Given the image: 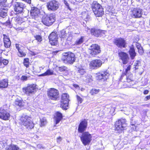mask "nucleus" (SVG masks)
<instances>
[{
	"instance_id": "obj_24",
	"label": "nucleus",
	"mask_w": 150,
	"mask_h": 150,
	"mask_svg": "<svg viewBox=\"0 0 150 150\" xmlns=\"http://www.w3.org/2000/svg\"><path fill=\"white\" fill-rule=\"evenodd\" d=\"M62 114L59 112H57L54 116V120L56 124H58L62 119Z\"/></svg>"
},
{
	"instance_id": "obj_51",
	"label": "nucleus",
	"mask_w": 150,
	"mask_h": 150,
	"mask_svg": "<svg viewBox=\"0 0 150 150\" xmlns=\"http://www.w3.org/2000/svg\"><path fill=\"white\" fill-rule=\"evenodd\" d=\"M6 1V0H0V5H3Z\"/></svg>"
},
{
	"instance_id": "obj_17",
	"label": "nucleus",
	"mask_w": 150,
	"mask_h": 150,
	"mask_svg": "<svg viewBox=\"0 0 150 150\" xmlns=\"http://www.w3.org/2000/svg\"><path fill=\"white\" fill-rule=\"evenodd\" d=\"M87 126V122L86 120H84L81 122L79 124L78 130L80 133H82L85 131Z\"/></svg>"
},
{
	"instance_id": "obj_10",
	"label": "nucleus",
	"mask_w": 150,
	"mask_h": 150,
	"mask_svg": "<svg viewBox=\"0 0 150 150\" xmlns=\"http://www.w3.org/2000/svg\"><path fill=\"white\" fill-rule=\"evenodd\" d=\"M103 63L101 60L96 59L91 61L90 63L89 66L91 69H94L100 67Z\"/></svg>"
},
{
	"instance_id": "obj_2",
	"label": "nucleus",
	"mask_w": 150,
	"mask_h": 150,
	"mask_svg": "<svg viewBox=\"0 0 150 150\" xmlns=\"http://www.w3.org/2000/svg\"><path fill=\"white\" fill-rule=\"evenodd\" d=\"M21 120L23 124L28 129H31L34 127V124L31 120V118L27 115H23Z\"/></svg>"
},
{
	"instance_id": "obj_60",
	"label": "nucleus",
	"mask_w": 150,
	"mask_h": 150,
	"mask_svg": "<svg viewBox=\"0 0 150 150\" xmlns=\"http://www.w3.org/2000/svg\"><path fill=\"white\" fill-rule=\"evenodd\" d=\"M140 66H134V68L135 70H136L137 69H138L139 68V67Z\"/></svg>"
},
{
	"instance_id": "obj_8",
	"label": "nucleus",
	"mask_w": 150,
	"mask_h": 150,
	"mask_svg": "<svg viewBox=\"0 0 150 150\" xmlns=\"http://www.w3.org/2000/svg\"><path fill=\"white\" fill-rule=\"evenodd\" d=\"M100 47L96 44H92L89 47L88 52L92 56H94L97 54L100 53Z\"/></svg>"
},
{
	"instance_id": "obj_28",
	"label": "nucleus",
	"mask_w": 150,
	"mask_h": 150,
	"mask_svg": "<svg viewBox=\"0 0 150 150\" xmlns=\"http://www.w3.org/2000/svg\"><path fill=\"white\" fill-rule=\"evenodd\" d=\"M8 80L6 79H4L0 81V88H6L8 86Z\"/></svg>"
},
{
	"instance_id": "obj_58",
	"label": "nucleus",
	"mask_w": 150,
	"mask_h": 150,
	"mask_svg": "<svg viewBox=\"0 0 150 150\" xmlns=\"http://www.w3.org/2000/svg\"><path fill=\"white\" fill-rule=\"evenodd\" d=\"M73 86L76 88H79V85L77 84H74L73 85Z\"/></svg>"
},
{
	"instance_id": "obj_30",
	"label": "nucleus",
	"mask_w": 150,
	"mask_h": 150,
	"mask_svg": "<svg viewBox=\"0 0 150 150\" xmlns=\"http://www.w3.org/2000/svg\"><path fill=\"white\" fill-rule=\"evenodd\" d=\"M15 104L18 106H23L24 105L25 103L21 98H19L16 99Z\"/></svg>"
},
{
	"instance_id": "obj_50",
	"label": "nucleus",
	"mask_w": 150,
	"mask_h": 150,
	"mask_svg": "<svg viewBox=\"0 0 150 150\" xmlns=\"http://www.w3.org/2000/svg\"><path fill=\"white\" fill-rule=\"evenodd\" d=\"M62 140L61 137H59L57 138V142L58 143H59Z\"/></svg>"
},
{
	"instance_id": "obj_59",
	"label": "nucleus",
	"mask_w": 150,
	"mask_h": 150,
	"mask_svg": "<svg viewBox=\"0 0 150 150\" xmlns=\"http://www.w3.org/2000/svg\"><path fill=\"white\" fill-rule=\"evenodd\" d=\"M45 68L44 66H42V67H40L39 69L40 71H41V70H43Z\"/></svg>"
},
{
	"instance_id": "obj_5",
	"label": "nucleus",
	"mask_w": 150,
	"mask_h": 150,
	"mask_svg": "<svg viewBox=\"0 0 150 150\" xmlns=\"http://www.w3.org/2000/svg\"><path fill=\"white\" fill-rule=\"evenodd\" d=\"M126 120L125 119H122L116 121L115 123V130L118 133L120 132L124 129V128L126 125Z\"/></svg>"
},
{
	"instance_id": "obj_54",
	"label": "nucleus",
	"mask_w": 150,
	"mask_h": 150,
	"mask_svg": "<svg viewBox=\"0 0 150 150\" xmlns=\"http://www.w3.org/2000/svg\"><path fill=\"white\" fill-rule=\"evenodd\" d=\"M37 148L38 149H43L44 147L42 146V144H38L37 145Z\"/></svg>"
},
{
	"instance_id": "obj_31",
	"label": "nucleus",
	"mask_w": 150,
	"mask_h": 150,
	"mask_svg": "<svg viewBox=\"0 0 150 150\" xmlns=\"http://www.w3.org/2000/svg\"><path fill=\"white\" fill-rule=\"evenodd\" d=\"M84 40V37L83 36H81L80 38H78L75 41L74 45H78L82 43Z\"/></svg>"
},
{
	"instance_id": "obj_32",
	"label": "nucleus",
	"mask_w": 150,
	"mask_h": 150,
	"mask_svg": "<svg viewBox=\"0 0 150 150\" xmlns=\"http://www.w3.org/2000/svg\"><path fill=\"white\" fill-rule=\"evenodd\" d=\"M53 74V71L52 70L48 69L45 73L40 75V76H45L52 75Z\"/></svg>"
},
{
	"instance_id": "obj_23",
	"label": "nucleus",
	"mask_w": 150,
	"mask_h": 150,
	"mask_svg": "<svg viewBox=\"0 0 150 150\" xmlns=\"http://www.w3.org/2000/svg\"><path fill=\"white\" fill-rule=\"evenodd\" d=\"M91 34L96 37L101 36L103 33L102 31L94 28L91 29Z\"/></svg>"
},
{
	"instance_id": "obj_20",
	"label": "nucleus",
	"mask_w": 150,
	"mask_h": 150,
	"mask_svg": "<svg viewBox=\"0 0 150 150\" xmlns=\"http://www.w3.org/2000/svg\"><path fill=\"white\" fill-rule=\"evenodd\" d=\"M142 14V10L140 8L134 9L132 11V16L134 18H140Z\"/></svg>"
},
{
	"instance_id": "obj_22",
	"label": "nucleus",
	"mask_w": 150,
	"mask_h": 150,
	"mask_svg": "<svg viewBox=\"0 0 150 150\" xmlns=\"http://www.w3.org/2000/svg\"><path fill=\"white\" fill-rule=\"evenodd\" d=\"M40 10L36 7H33L30 11L31 15L33 18H37L39 14Z\"/></svg>"
},
{
	"instance_id": "obj_14",
	"label": "nucleus",
	"mask_w": 150,
	"mask_h": 150,
	"mask_svg": "<svg viewBox=\"0 0 150 150\" xmlns=\"http://www.w3.org/2000/svg\"><path fill=\"white\" fill-rule=\"evenodd\" d=\"M119 55L124 64H127L129 60L128 55L126 53L121 52L119 53Z\"/></svg>"
},
{
	"instance_id": "obj_62",
	"label": "nucleus",
	"mask_w": 150,
	"mask_h": 150,
	"mask_svg": "<svg viewBox=\"0 0 150 150\" xmlns=\"http://www.w3.org/2000/svg\"><path fill=\"white\" fill-rule=\"evenodd\" d=\"M83 18H84V19H85V18L84 17H83Z\"/></svg>"
},
{
	"instance_id": "obj_3",
	"label": "nucleus",
	"mask_w": 150,
	"mask_h": 150,
	"mask_svg": "<svg viewBox=\"0 0 150 150\" xmlns=\"http://www.w3.org/2000/svg\"><path fill=\"white\" fill-rule=\"evenodd\" d=\"M47 96L49 99L56 100L59 97L58 91L54 88H51L47 91Z\"/></svg>"
},
{
	"instance_id": "obj_6",
	"label": "nucleus",
	"mask_w": 150,
	"mask_h": 150,
	"mask_svg": "<svg viewBox=\"0 0 150 150\" xmlns=\"http://www.w3.org/2000/svg\"><path fill=\"white\" fill-rule=\"evenodd\" d=\"M81 139L84 145H88L92 140V135L88 132H83L81 137Z\"/></svg>"
},
{
	"instance_id": "obj_57",
	"label": "nucleus",
	"mask_w": 150,
	"mask_h": 150,
	"mask_svg": "<svg viewBox=\"0 0 150 150\" xmlns=\"http://www.w3.org/2000/svg\"><path fill=\"white\" fill-rule=\"evenodd\" d=\"M145 98H146V99L145 100H146L150 99V96L149 95L146 96Z\"/></svg>"
},
{
	"instance_id": "obj_43",
	"label": "nucleus",
	"mask_w": 150,
	"mask_h": 150,
	"mask_svg": "<svg viewBox=\"0 0 150 150\" xmlns=\"http://www.w3.org/2000/svg\"><path fill=\"white\" fill-rule=\"evenodd\" d=\"M78 72L81 74L83 75L85 73V70L83 69H80L78 70Z\"/></svg>"
},
{
	"instance_id": "obj_25",
	"label": "nucleus",
	"mask_w": 150,
	"mask_h": 150,
	"mask_svg": "<svg viewBox=\"0 0 150 150\" xmlns=\"http://www.w3.org/2000/svg\"><path fill=\"white\" fill-rule=\"evenodd\" d=\"M132 75L130 74H126V76H122L121 77L120 80L122 81H125L123 80L122 79L123 78H126L127 81L128 82H130L132 81Z\"/></svg>"
},
{
	"instance_id": "obj_61",
	"label": "nucleus",
	"mask_w": 150,
	"mask_h": 150,
	"mask_svg": "<svg viewBox=\"0 0 150 150\" xmlns=\"http://www.w3.org/2000/svg\"><path fill=\"white\" fill-rule=\"evenodd\" d=\"M132 125V126L134 125H133V124H132V125Z\"/></svg>"
},
{
	"instance_id": "obj_18",
	"label": "nucleus",
	"mask_w": 150,
	"mask_h": 150,
	"mask_svg": "<svg viewBox=\"0 0 150 150\" xmlns=\"http://www.w3.org/2000/svg\"><path fill=\"white\" fill-rule=\"evenodd\" d=\"M92 8L94 14H97L98 13V11H96L97 8H100V11H99L100 13L102 11V6L99 4H98L97 1H93L92 4Z\"/></svg>"
},
{
	"instance_id": "obj_38",
	"label": "nucleus",
	"mask_w": 150,
	"mask_h": 150,
	"mask_svg": "<svg viewBox=\"0 0 150 150\" xmlns=\"http://www.w3.org/2000/svg\"><path fill=\"white\" fill-rule=\"evenodd\" d=\"M99 91L100 90L99 89L94 88L91 91L90 93L92 95H94L98 93Z\"/></svg>"
},
{
	"instance_id": "obj_52",
	"label": "nucleus",
	"mask_w": 150,
	"mask_h": 150,
	"mask_svg": "<svg viewBox=\"0 0 150 150\" xmlns=\"http://www.w3.org/2000/svg\"><path fill=\"white\" fill-rule=\"evenodd\" d=\"M64 3L66 5V6L69 9H70V8L69 6V4L67 3V2L65 1H64Z\"/></svg>"
},
{
	"instance_id": "obj_46",
	"label": "nucleus",
	"mask_w": 150,
	"mask_h": 150,
	"mask_svg": "<svg viewBox=\"0 0 150 150\" xmlns=\"http://www.w3.org/2000/svg\"><path fill=\"white\" fill-rule=\"evenodd\" d=\"M141 63L139 61L137 60L134 63V66H140Z\"/></svg>"
},
{
	"instance_id": "obj_26",
	"label": "nucleus",
	"mask_w": 150,
	"mask_h": 150,
	"mask_svg": "<svg viewBox=\"0 0 150 150\" xmlns=\"http://www.w3.org/2000/svg\"><path fill=\"white\" fill-rule=\"evenodd\" d=\"M3 36L4 46L6 48H8L11 45V42L10 39L5 34L3 35Z\"/></svg>"
},
{
	"instance_id": "obj_39",
	"label": "nucleus",
	"mask_w": 150,
	"mask_h": 150,
	"mask_svg": "<svg viewBox=\"0 0 150 150\" xmlns=\"http://www.w3.org/2000/svg\"><path fill=\"white\" fill-rule=\"evenodd\" d=\"M67 68L64 66H62L59 67V70L60 72H63L67 71Z\"/></svg>"
},
{
	"instance_id": "obj_48",
	"label": "nucleus",
	"mask_w": 150,
	"mask_h": 150,
	"mask_svg": "<svg viewBox=\"0 0 150 150\" xmlns=\"http://www.w3.org/2000/svg\"><path fill=\"white\" fill-rule=\"evenodd\" d=\"M11 24L10 21L9 20H7L6 22L5 23V25L6 26L8 25L10 26L11 25Z\"/></svg>"
},
{
	"instance_id": "obj_13",
	"label": "nucleus",
	"mask_w": 150,
	"mask_h": 150,
	"mask_svg": "<svg viewBox=\"0 0 150 150\" xmlns=\"http://www.w3.org/2000/svg\"><path fill=\"white\" fill-rule=\"evenodd\" d=\"M10 116L9 113L2 108H0V118L4 120H8Z\"/></svg>"
},
{
	"instance_id": "obj_35",
	"label": "nucleus",
	"mask_w": 150,
	"mask_h": 150,
	"mask_svg": "<svg viewBox=\"0 0 150 150\" xmlns=\"http://www.w3.org/2000/svg\"><path fill=\"white\" fill-rule=\"evenodd\" d=\"M29 59L28 58H26L24 59L23 62L24 65L26 68H28L29 67Z\"/></svg>"
},
{
	"instance_id": "obj_41",
	"label": "nucleus",
	"mask_w": 150,
	"mask_h": 150,
	"mask_svg": "<svg viewBox=\"0 0 150 150\" xmlns=\"http://www.w3.org/2000/svg\"><path fill=\"white\" fill-rule=\"evenodd\" d=\"M85 81L86 82H91L92 81V76L90 75L87 76Z\"/></svg>"
},
{
	"instance_id": "obj_42",
	"label": "nucleus",
	"mask_w": 150,
	"mask_h": 150,
	"mask_svg": "<svg viewBox=\"0 0 150 150\" xmlns=\"http://www.w3.org/2000/svg\"><path fill=\"white\" fill-rule=\"evenodd\" d=\"M36 39L38 42H41L42 40L41 37L39 35H37L35 36Z\"/></svg>"
},
{
	"instance_id": "obj_49",
	"label": "nucleus",
	"mask_w": 150,
	"mask_h": 150,
	"mask_svg": "<svg viewBox=\"0 0 150 150\" xmlns=\"http://www.w3.org/2000/svg\"><path fill=\"white\" fill-rule=\"evenodd\" d=\"M131 65H129L127 67V69H126V74H128V71L130 70V69H131Z\"/></svg>"
},
{
	"instance_id": "obj_45",
	"label": "nucleus",
	"mask_w": 150,
	"mask_h": 150,
	"mask_svg": "<svg viewBox=\"0 0 150 150\" xmlns=\"http://www.w3.org/2000/svg\"><path fill=\"white\" fill-rule=\"evenodd\" d=\"M139 53L141 54H142L143 53L144 51L143 48L142 47H140L139 49H138Z\"/></svg>"
},
{
	"instance_id": "obj_56",
	"label": "nucleus",
	"mask_w": 150,
	"mask_h": 150,
	"mask_svg": "<svg viewBox=\"0 0 150 150\" xmlns=\"http://www.w3.org/2000/svg\"><path fill=\"white\" fill-rule=\"evenodd\" d=\"M149 93V91L147 90H146L144 92V94H147Z\"/></svg>"
},
{
	"instance_id": "obj_21",
	"label": "nucleus",
	"mask_w": 150,
	"mask_h": 150,
	"mask_svg": "<svg viewBox=\"0 0 150 150\" xmlns=\"http://www.w3.org/2000/svg\"><path fill=\"white\" fill-rule=\"evenodd\" d=\"M109 74L107 71H105L99 73L97 76L98 79L105 81L106 80L108 77Z\"/></svg>"
},
{
	"instance_id": "obj_16",
	"label": "nucleus",
	"mask_w": 150,
	"mask_h": 150,
	"mask_svg": "<svg viewBox=\"0 0 150 150\" xmlns=\"http://www.w3.org/2000/svg\"><path fill=\"white\" fill-rule=\"evenodd\" d=\"M24 7V5L22 3L16 2L15 4L14 10L17 13H20L23 11Z\"/></svg>"
},
{
	"instance_id": "obj_9",
	"label": "nucleus",
	"mask_w": 150,
	"mask_h": 150,
	"mask_svg": "<svg viewBox=\"0 0 150 150\" xmlns=\"http://www.w3.org/2000/svg\"><path fill=\"white\" fill-rule=\"evenodd\" d=\"M59 6L58 2L54 0L50 1L47 3V7L49 11H55L58 8Z\"/></svg>"
},
{
	"instance_id": "obj_12",
	"label": "nucleus",
	"mask_w": 150,
	"mask_h": 150,
	"mask_svg": "<svg viewBox=\"0 0 150 150\" xmlns=\"http://www.w3.org/2000/svg\"><path fill=\"white\" fill-rule=\"evenodd\" d=\"M50 42L52 45H55L57 42V32L52 33L49 37Z\"/></svg>"
},
{
	"instance_id": "obj_29",
	"label": "nucleus",
	"mask_w": 150,
	"mask_h": 150,
	"mask_svg": "<svg viewBox=\"0 0 150 150\" xmlns=\"http://www.w3.org/2000/svg\"><path fill=\"white\" fill-rule=\"evenodd\" d=\"M8 10L7 8H2L0 10V16L4 18L7 15Z\"/></svg>"
},
{
	"instance_id": "obj_27",
	"label": "nucleus",
	"mask_w": 150,
	"mask_h": 150,
	"mask_svg": "<svg viewBox=\"0 0 150 150\" xmlns=\"http://www.w3.org/2000/svg\"><path fill=\"white\" fill-rule=\"evenodd\" d=\"M129 52L131 59H134L136 56V53L135 52V50L133 45L132 46L130 47Z\"/></svg>"
},
{
	"instance_id": "obj_15",
	"label": "nucleus",
	"mask_w": 150,
	"mask_h": 150,
	"mask_svg": "<svg viewBox=\"0 0 150 150\" xmlns=\"http://www.w3.org/2000/svg\"><path fill=\"white\" fill-rule=\"evenodd\" d=\"M114 43L120 47H125L126 43L125 40L122 38L116 39L114 40Z\"/></svg>"
},
{
	"instance_id": "obj_1",
	"label": "nucleus",
	"mask_w": 150,
	"mask_h": 150,
	"mask_svg": "<svg viewBox=\"0 0 150 150\" xmlns=\"http://www.w3.org/2000/svg\"><path fill=\"white\" fill-rule=\"evenodd\" d=\"M75 58L74 53L68 52L63 53L62 59L65 63L72 64L75 62Z\"/></svg>"
},
{
	"instance_id": "obj_40",
	"label": "nucleus",
	"mask_w": 150,
	"mask_h": 150,
	"mask_svg": "<svg viewBox=\"0 0 150 150\" xmlns=\"http://www.w3.org/2000/svg\"><path fill=\"white\" fill-rule=\"evenodd\" d=\"M8 62V61L6 59H3L0 61V64H1L2 63L5 65H7Z\"/></svg>"
},
{
	"instance_id": "obj_34",
	"label": "nucleus",
	"mask_w": 150,
	"mask_h": 150,
	"mask_svg": "<svg viewBox=\"0 0 150 150\" xmlns=\"http://www.w3.org/2000/svg\"><path fill=\"white\" fill-rule=\"evenodd\" d=\"M19 149V147L17 145L11 144L6 150H18Z\"/></svg>"
},
{
	"instance_id": "obj_47",
	"label": "nucleus",
	"mask_w": 150,
	"mask_h": 150,
	"mask_svg": "<svg viewBox=\"0 0 150 150\" xmlns=\"http://www.w3.org/2000/svg\"><path fill=\"white\" fill-rule=\"evenodd\" d=\"M28 78V77L27 76H23L21 78V79L23 81H26L27 80Z\"/></svg>"
},
{
	"instance_id": "obj_33",
	"label": "nucleus",
	"mask_w": 150,
	"mask_h": 150,
	"mask_svg": "<svg viewBox=\"0 0 150 150\" xmlns=\"http://www.w3.org/2000/svg\"><path fill=\"white\" fill-rule=\"evenodd\" d=\"M40 126L41 127L45 126L47 123V121L46 118L45 117L40 118Z\"/></svg>"
},
{
	"instance_id": "obj_44",
	"label": "nucleus",
	"mask_w": 150,
	"mask_h": 150,
	"mask_svg": "<svg viewBox=\"0 0 150 150\" xmlns=\"http://www.w3.org/2000/svg\"><path fill=\"white\" fill-rule=\"evenodd\" d=\"M76 97L78 102L81 103L83 101L82 99L78 95L76 96Z\"/></svg>"
},
{
	"instance_id": "obj_4",
	"label": "nucleus",
	"mask_w": 150,
	"mask_h": 150,
	"mask_svg": "<svg viewBox=\"0 0 150 150\" xmlns=\"http://www.w3.org/2000/svg\"><path fill=\"white\" fill-rule=\"evenodd\" d=\"M55 21V15L52 14L49 15H44L43 16L42 19L43 24L47 26L52 25Z\"/></svg>"
},
{
	"instance_id": "obj_36",
	"label": "nucleus",
	"mask_w": 150,
	"mask_h": 150,
	"mask_svg": "<svg viewBox=\"0 0 150 150\" xmlns=\"http://www.w3.org/2000/svg\"><path fill=\"white\" fill-rule=\"evenodd\" d=\"M99 9H100V8H97L96 11H98L97 12L98 13L97 14H96V13L95 14L96 15V16L97 17H100V16H101L104 14V11H103V8L102 7V11L100 13V12H99L100 11Z\"/></svg>"
},
{
	"instance_id": "obj_53",
	"label": "nucleus",
	"mask_w": 150,
	"mask_h": 150,
	"mask_svg": "<svg viewBox=\"0 0 150 150\" xmlns=\"http://www.w3.org/2000/svg\"><path fill=\"white\" fill-rule=\"evenodd\" d=\"M136 45L138 49H139L140 47H142L138 43H136Z\"/></svg>"
},
{
	"instance_id": "obj_19",
	"label": "nucleus",
	"mask_w": 150,
	"mask_h": 150,
	"mask_svg": "<svg viewBox=\"0 0 150 150\" xmlns=\"http://www.w3.org/2000/svg\"><path fill=\"white\" fill-rule=\"evenodd\" d=\"M16 47L18 50V55L19 57H24L26 56L25 53L24 52L23 50V49L24 47H23L21 45L20 46L19 44H16Z\"/></svg>"
},
{
	"instance_id": "obj_7",
	"label": "nucleus",
	"mask_w": 150,
	"mask_h": 150,
	"mask_svg": "<svg viewBox=\"0 0 150 150\" xmlns=\"http://www.w3.org/2000/svg\"><path fill=\"white\" fill-rule=\"evenodd\" d=\"M69 96L67 93L62 94L61 100V107L64 110H67L68 106Z\"/></svg>"
},
{
	"instance_id": "obj_11",
	"label": "nucleus",
	"mask_w": 150,
	"mask_h": 150,
	"mask_svg": "<svg viewBox=\"0 0 150 150\" xmlns=\"http://www.w3.org/2000/svg\"><path fill=\"white\" fill-rule=\"evenodd\" d=\"M36 86L34 85H30L26 87L23 88V91L24 92L28 95L32 94L35 91Z\"/></svg>"
},
{
	"instance_id": "obj_37",
	"label": "nucleus",
	"mask_w": 150,
	"mask_h": 150,
	"mask_svg": "<svg viewBox=\"0 0 150 150\" xmlns=\"http://www.w3.org/2000/svg\"><path fill=\"white\" fill-rule=\"evenodd\" d=\"M60 36L61 38H65L67 36V34L66 33V31L64 30H63L61 31Z\"/></svg>"
},
{
	"instance_id": "obj_55",
	"label": "nucleus",
	"mask_w": 150,
	"mask_h": 150,
	"mask_svg": "<svg viewBox=\"0 0 150 150\" xmlns=\"http://www.w3.org/2000/svg\"><path fill=\"white\" fill-rule=\"evenodd\" d=\"M23 1L26 2L30 4L31 2V0H22Z\"/></svg>"
}]
</instances>
